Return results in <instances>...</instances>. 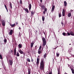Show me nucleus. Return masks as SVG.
<instances>
[{"label": "nucleus", "instance_id": "22", "mask_svg": "<svg viewBox=\"0 0 74 74\" xmlns=\"http://www.w3.org/2000/svg\"><path fill=\"white\" fill-rule=\"evenodd\" d=\"M27 61L28 62H30V59H29V58H27Z\"/></svg>", "mask_w": 74, "mask_h": 74}, {"label": "nucleus", "instance_id": "55", "mask_svg": "<svg viewBox=\"0 0 74 74\" xmlns=\"http://www.w3.org/2000/svg\"><path fill=\"white\" fill-rule=\"evenodd\" d=\"M7 12H8V9H7Z\"/></svg>", "mask_w": 74, "mask_h": 74}, {"label": "nucleus", "instance_id": "21", "mask_svg": "<svg viewBox=\"0 0 74 74\" xmlns=\"http://www.w3.org/2000/svg\"><path fill=\"white\" fill-rule=\"evenodd\" d=\"M42 21H44V20H45V17H44V16H42Z\"/></svg>", "mask_w": 74, "mask_h": 74}, {"label": "nucleus", "instance_id": "12", "mask_svg": "<svg viewBox=\"0 0 74 74\" xmlns=\"http://www.w3.org/2000/svg\"><path fill=\"white\" fill-rule=\"evenodd\" d=\"M24 10L27 13H29V10H28V9L27 8H25L24 9Z\"/></svg>", "mask_w": 74, "mask_h": 74}, {"label": "nucleus", "instance_id": "34", "mask_svg": "<svg viewBox=\"0 0 74 74\" xmlns=\"http://www.w3.org/2000/svg\"><path fill=\"white\" fill-rule=\"evenodd\" d=\"M0 58L1 59H3V57H2V56L1 55V54H0Z\"/></svg>", "mask_w": 74, "mask_h": 74}, {"label": "nucleus", "instance_id": "44", "mask_svg": "<svg viewBox=\"0 0 74 74\" xmlns=\"http://www.w3.org/2000/svg\"><path fill=\"white\" fill-rule=\"evenodd\" d=\"M34 60L32 58V60H31V61L32 62H33Z\"/></svg>", "mask_w": 74, "mask_h": 74}, {"label": "nucleus", "instance_id": "27", "mask_svg": "<svg viewBox=\"0 0 74 74\" xmlns=\"http://www.w3.org/2000/svg\"><path fill=\"white\" fill-rule=\"evenodd\" d=\"M16 55V56L19 57V53H18V52H17V53Z\"/></svg>", "mask_w": 74, "mask_h": 74}, {"label": "nucleus", "instance_id": "33", "mask_svg": "<svg viewBox=\"0 0 74 74\" xmlns=\"http://www.w3.org/2000/svg\"><path fill=\"white\" fill-rule=\"evenodd\" d=\"M62 15L63 16H65V13H62Z\"/></svg>", "mask_w": 74, "mask_h": 74}, {"label": "nucleus", "instance_id": "52", "mask_svg": "<svg viewBox=\"0 0 74 74\" xmlns=\"http://www.w3.org/2000/svg\"><path fill=\"white\" fill-rule=\"evenodd\" d=\"M70 69H71V66H70Z\"/></svg>", "mask_w": 74, "mask_h": 74}, {"label": "nucleus", "instance_id": "42", "mask_svg": "<svg viewBox=\"0 0 74 74\" xmlns=\"http://www.w3.org/2000/svg\"><path fill=\"white\" fill-rule=\"evenodd\" d=\"M37 46H36L35 47V49H37Z\"/></svg>", "mask_w": 74, "mask_h": 74}, {"label": "nucleus", "instance_id": "47", "mask_svg": "<svg viewBox=\"0 0 74 74\" xmlns=\"http://www.w3.org/2000/svg\"><path fill=\"white\" fill-rule=\"evenodd\" d=\"M11 52H12H12H13V51L12 50H11Z\"/></svg>", "mask_w": 74, "mask_h": 74}, {"label": "nucleus", "instance_id": "39", "mask_svg": "<svg viewBox=\"0 0 74 74\" xmlns=\"http://www.w3.org/2000/svg\"><path fill=\"white\" fill-rule=\"evenodd\" d=\"M60 70H58V74H60Z\"/></svg>", "mask_w": 74, "mask_h": 74}, {"label": "nucleus", "instance_id": "35", "mask_svg": "<svg viewBox=\"0 0 74 74\" xmlns=\"http://www.w3.org/2000/svg\"><path fill=\"white\" fill-rule=\"evenodd\" d=\"M37 61L40 62V59L38 58H37Z\"/></svg>", "mask_w": 74, "mask_h": 74}, {"label": "nucleus", "instance_id": "9", "mask_svg": "<svg viewBox=\"0 0 74 74\" xmlns=\"http://www.w3.org/2000/svg\"><path fill=\"white\" fill-rule=\"evenodd\" d=\"M16 48H15L14 50V55H16Z\"/></svg>", "mask_w": 74, "mask_h": 74}, {"label": "nucleus", "instance_id": "57", "mask_svg": "<svg viewBox=\"0 0 74 74\" xmlns=\"http://www.w3.org/2000/svg\"><path fill=\"white\" fill-rule=\"evenodd\" d=\"M47 48H48V46H47Z\"/></svg>", "mask_w": 74, "mask_h": 74}, {"label": "nucleus", "instance_id": "36", "mask_svg": "<svg viewBox=\"0 0 74 74\" xmlns=\"http://www.w3.org/2000/svg\"><path fill=\"white\" fill-rule=\"evenodd\" d=\"M4 6H5V8L6 10H7V6H6V5H4Z\"/></svg>", "mask_w": 74, "mask_h": 74}, {"label": "nucleus", "instance_id": "16", "mask_svg": "<svg viewBox=\"0 0 74 74\" xmlns=\"http://www.w3.org/2000/svg\"><path fill=\"white\" fill-rule=\"evenodd\" d=\"M34 45V43L33 42H32L31 43V48H33V47Z\"/></svg>", "mask_w": 74, "mask_h": 74}, {"label": "nucleus", "instance_id": "13", "mask_svg": "<svg viewBox=\"0 0 74 74\" xmlns=\"http://www.w3.org/2000/svg\"><path fill=\"white\" fill-rule=\"evenodd\" d=\"M46 57H47V53H45L43 56V58H45Z\"/></svg>", "mask_w": 74, "mask_h": 74}, {"label": "nucleus", "instance_id": "32", "mask_svg": "<svg viewBox=\"0 0 74 74\" xmlns=\"http://www.w3.org/2000/svg\"><path fill=\"white\" fill-rule=\"evenodd\" d=\"M38 54H41V51H40V50H38Z\"/></svg>", "mask_w": 74, "mask_h": 74}, {"label": "nucleus", "instance_id": "37", "mask_svg": "<svg viewBox=\"0 0 74 74\" xmlns=\"http://www.w3.org/2000/svg\"><path fill=\"white\" fill-rule=\"evenodd\" d=\"M20 4H22V0H21L20 1Z\"/></svg>", "mask_w": 74, "mask_h": 74}, {"label": "nucleus", "instance_id": "50", "mask_svg": "<svg viewBox=\"0 0 74 74\" xmlns=\"http://www.w3.org/2000/svg\"><path fill=\"white\" fill-rule=\"evenodd\" d=\"M19 30H21V27H19Z\"/></svg>", "mask_w": 74, "mask_h": 74}, {"label": "nucleus", "instance_id": "17", "mask_svg": "<svg viewBox=\"0 0 74 74\" xmlns=\"http://www.w3.org/2000/svg\"><path fill=\"white\" fill-rule=\"evenodd\" d=\"M41 8L42 10H44V9L45 8V6H44V5H42L41 6Z\"/></svg>", "mask_w": 74, "mask_h": 74}, {"label": "nucleus", "instance_id": "54", "mask_svg": "<svg viewBox=\"0 0 74 74\" xmlns=\"http://www.w3.org/2000/svg\"><path fill=\"white\" fill-rule=\"evenodd\" d=\"M54 49H56L55 48H54Z\"/></svg>", "mask_w": 74, "mask_h": 74}, {"label": "nucleus", "instance_id": "8", "mask_svg": "<svg viewBox=\"0 0 74 74\" xmlns=\"http://www.w3.org/2000/svg\"><path fill=\"white\" fill-rule=\"evenodd\" d=\"M13 32V30L12 29L9 32V35H12V34Z\"/></svg>", "mask_w": 74, "mask_h": 74}, {"label": "nucleus", "instance_id": "51", "mask_svg": "<svg viewBox=\"0 0 74 74\" xmlns=\"http://www.w3.org/2000/svg\"><path fill=\"white\" fill-rule=\"evenodd\" d=\"M40 1L41 3H42V0H40Z\"/></svg>", "mask_w": 74, "mask_h": 74}, {"label": "nucleus", "instance_id": "38", "mask_svg": "<svg viewBox=\"0 0 74 74\" xmlns=\"http://www.w3.org/2000/svg\"><path fill=\"white\" fill-rule=\"evenodd\" d=\"M67 34L68 36H70V33H69V32H67Z\"/></svg>", "mask_w": 74, "mask_h": 74}, {"label": "nucleus", "instance_id": "20", "mask_svg": "<svg viewBox=\"0 0 74 74\" xmlns=\"http://www.w3.org/2000/svg\"><path fill=\"white\" fill-rule=\"evenodd\" d=\"M64 6H66V5H67V2L66 1H64Z\"/></svg>", "mask_w": 74, "mask_h": 74}, {"label": "nucleus", "instance_id": "6", "mask_svg": "<svg viewBox=\"0 0 74 74\" xmlns=\"http://www.w3.org/2000/svg\"><path fill=\"white\" fill-rule=\"evenodd\" d=\"M34 11H31V17H32V18H33V16L34 15Z\"/></svg>", "mask_w": 74, "mask_h": 74}, {"label": "nucleus", "instance_id": "7", "mask_svg": "<svg viewBox=\"0 0 74 74\" xmlns=\"http://www.w3.org/2000/svg\"><path fill=\"white\" fill-rule=\"evenodd\" d=\"M18 52H20L21 54H23V52L21 49L18 50Z\"/></svg>", "mask_w": 74, "mask_h": 74}, {"label": "nucleus", "instance_id": "4", "mask_svg": "<svg viewBox=\"0 0 74 74\" xmlns=\"http://www.w3.org/2000/svg\"><path fill=\"white\" fill-rule=\"evenodd\" d=\"M55 6L54 5H53L52 6V8L51 9V12H53L54 11V10H55Z\"/></svg>", "mask_w": 74, "mask_h": 74}, {"label": "nucleus", "instance_id": "49", "mask_svg": "<svg viewBox=\"0 0 74 74\" xmlns=\"http://www.w3.org/2000/svg\"><path fill=\"white\" fill-rule=\"evenodd\" d=\"M16 25H18V22H16Z\"/></svg>", "mask_w": 74, "mask_h": 74}, {"label": "nucleus", "instance_id": "56", "mask_svg": "<svg viewBox=\"0 0 74 74\" xmlns=\"http://www.w3.org/2000/svg\"><path fill=\"white\" fill-rule=\"evenodd\" d=\"M71 45V44H69V45Z\"/></svg>", "mask_w": 74, "mask_h": 74}, {"label": "nucleus", "instance_id": "11", "mask_svg": "<svg viewBox=\"0 0 74 74\" xmlns=\"http://www.w3.org/2000/svg\"><path fill=\"white\" fill-rule=\"evenodd\" d=\"M70 34L71 36H74V32H70Z\"/></svg>", "mask_w": 74, "mask_h": 74}, {"label": "nucleus", "instance_id": "29", "mask_svg": "<svg viewBox=\"0 0 74 74\" xmlns=\"http://www.w3.org/2000/svg\"><path fill=\"white\" fill-rule=\"evenodd\" d=\"M65 11H66V9H62V13H65Z\"/></svg>", "mask_w": 74, "mask_h": 74}, {"label": "nucleus", "instance_id": "41", "mask_svg": "<svg viewBox=\"0 0 74 74\" xmlns=\"http://www.w3.org/2000/svg\"><path fill=\"white\" fill-rule=\"evenodd\" d=\"M41 46H40L39 50H41Z\"/></svg>", "mask_w": 74, "mask_h": 74}, {"label": "nucleus", "instance_id": "45", "mask_svg": "<svg viewBox=\"0 0 74 74\" xmlns=\"http://www.w3.org/2000/svg\"><path fill=\"white\" fill-rule=\"evenodd\" d=\"M43 14H45V11H43Z\"/></svg>", "mask_w": 74, "mask_h": 74}, {"label": "nucleus", "instance_id": "31", "mask_svg": "<svg viewBox=\"0 0 74 74\" xmlns=\"http://www.w3.org/2000/svg\"><path fill=\"white\" fill-rule=\"evenodd\" d=\"M39 63H40V61H37L36 63L37 64V66H38V64H39Z\"/></svg>", "mask_w": 74, "mask_h": 74}, {"label": "nucleus", "instance_id": "18", "mask_svg": "<svg viewBox=\"0 0 74 74\" xmlns=\"http://www.w3.org/2000/svg\"><path fill=\"white\" fill-rule=\"evenodd\" d=\"M71 14L70 13H69L68 14V17H70L71 16Z\"/></svg>", "mask_w": 74, "mask_h": 74}, {"label": "nucleus", "instance_id": "1", "mask_svg": "<svg viewBox=\"0 0 74 74\" xmlns=\"http://www.w3.org/2000/svg\"><path fill=\"white\" fill-rule=\"evenodd\" d=\"M44 59H42L41 60L40 63V69L41 70H42L44 68L45 66V64H44Z\"/></svg>", "mask_w": 74, "mask_h": 74}, {"label": "nucleus", "instance_id": "46", "mask_svg": "<svg viewBox=\"0 0 74 74\" xmlns=\"http://www.w3.org/2000/svg\"><path fill=\"white\" fill-rule=\"evenodd\" d=\"M61 24H62V25H63L64 24L63 23V22H61Z\"/></svg>", "mask_w": 74, "mask_h": 74}, {"label": "nucleus", "instance_id": "19", "mask_svg": "<svg viewBox=\"0 0 74 74\" xmlns=\"http://www.w3.org/2000/svg\"><path fill=\"white\" fill-rule=\"evenodd\" d=\"M62 34L64 36H67V34H66V33L65 32H63L62 33Z\"/></svg>", "mask_w": 74, "mask_h": 74}, {"label": "nucleus", "instance_id": "30", "mask_svg": "<svg viewBox=\"0 0 74 74\" xmlns=\"http://www.w3.org/2000/svg\"><path fill=\"white\" fill-rule=\"evenodd\" d=\"M58 14L59 17H61V16H62V14H61V13H59Z\"/></svg>", "mask_w": 74, "mask_h": 74}, {"label": "nucleus", "instance_id": "43", "mask_svg": "<svg viewBox=\"0 0 74 74\" xmlns=\"http://www.w3.org/2000/svg\"><path fill=\"white\" fill-rule=\"evenodd\" d=\"M46 74H49V72H48V71H47L46 73Z\"/></svg>", "mask_w": 74, "mask_h": 74}, {"label": "nucleus", "instance_id": "28", "mask_svg": "<svg viewBox=\"0 0 74 74\" xmlns=\"http://www.w3.org/2000/svg\"><path fill=\"white\" fill-rule=\"evenodd\" d=\"M28 74H30L31 72H30V69H28Z\"/></svg>", "mask_w": 74, "mask_h": 74}, {"label": "nucleus", "instance_id": "2", "mask_svg": "<svg viewBox=\"0 0 74 74\" xmlns=\"http://www.w3.org/2000/svg\"><path fill=\"white\" fill-rule=\"evenodd\" d=\"M42 39L43 42V47H45V45H46V39L44 37H42Z\"/></svg>", "mask_w": 74, "mask_h": 74}, {"label": "nucleus", "instance_id": "48", "mask_svg": "<svg viewBox=\"0 0 74 74\" xmlns=\"http://www.w3.org/2000/svg\"><path fill=\"white\" fill-rule=\"evenodd\" d=\"M49 74H52V72H50L49 73Z\"/></svg>", "mask_w": 74, "mask_h": 74}, {"label": "nucleus", "instance_id": "25", "mask_svg": "<svg viewBox=\"0 0 74 74\" xmlns=\"http://www.w3.org/2000/svg\"><path fill=\"white\" fill-rule=\"evenodd\" d=\"M10 8L12 9V4L11 3H10Z\"/></svg>", "mask_w": 74, "mask_h": 74}, {"label": "nucleus", "instance_id": "26", "mask_svg": "<svg viewBox=\"0 0 74 74\" xmlns=\"http://www.w3.org/2000/svg\"><path fill=\"white\" fill-rule=\"evenodd\" d=\"M4 42L5 43H6L7 42V39L5 38V39H4Z\"/></svg>", "mask_w": 74, "mask_h": 74}, {"label": "nucleus", "instance_id": "40", "mask_svg": "<svg viewBox=\"0 0 74 74\" xmlns=\"http://www.w3.org/2000/svg\"><path fill=\"white\" fill-rule=\"evenodd\" d=\"M47 11V8H45V11L46 12Z\"/></svg>", "mask_w": 74, "mask_h": 74}, {"label": "nucleus", "instance_id": "23", "mask_svg": "<svg viewBox=\"0 0 74 74\" xmlns=\"http://www.w3.org/2000/svg\"><path fill=\"white\" fill-rule=\"evenodd\" d=\"M10 25L12 27H14L15 26V24H10Z\"/></svg>", "mask_w": 74, "mask_h": 74}, {"label": "nucleus", "instance_id": "10", "mask_svg": "<svg viewBox=\"0 0 74 74\" xmlns=\"http://www.w3.org/2000/svg\"><path fill=\"white\" fill-rule=\"evenodd\" d=\"M29 11H30V10H31V8H32V5H31V3L29 4Z\"/></svg>", "mask_w": 74, "mask_h": 74}, {"label": "nucleus", "instance_id": "5", "mask_svg": "<svg viewBox=\"0 0 74 74\" xmlns=\"http://www.w3.org/2000/svg\"><path fill=\"white\" fill-rule=\"evenodd\" d=\"M1 22L2 25L3 26H5V21H4V20L2 21Z\"/></svg>", "mask_w": 74, "mask_h": 74}, {"label": "nucleus", "instance_id": "53", "mask_svg": "<svg viewBox=\"0 0 74 74\" xmlns=\"http://www.w3.org/2000/svg\"><path fill=\"white\" fill-rule=\"evenodd\" d=\"M56 49V48H57V47H56V48H55Z\"/></svg>", "mask_w": 74, "mask_h": 74}, {"label": "nucleus", "instance_id": "24", "mask_svg": "<svg viewBox=\"0 0 74 74\" xmlns=\"http://www.w3.org/2000/svg\"><path fill=\"white\" fill-rule=\"evenodd\" d=\"M60 55V54L59 53H58L57 52L56 53V56H57V57H59V55Z\"/></svg>", "mask_w": 74, "mask_h": 74}, {"label": "nucleus", "instance_id": "3", "mask_svg": "<svg viewBox=\"0 0 74 74\" xmlns=\"http://www.w3.org/2000/svg\"><path fill=\"white\" fill-rule=\"evenodd\" d=\"M9 63L10 65V66H12V64L13 63V61L12 60H9Z\"/></svg>", "mask_w": 74, "mask_h": 74}, {"label": "nucleus", "instance_id": "15", "mask_svg": "<svg viewBox=\"0 0 74 74\" xmlns=\"http://www.w3.org/2000/svg\"><path fill=\"white\" fill-rule=\"evenodd\" d=\"M18 47H19V48H21L22 47V45L19 44L18 45Z\"/></svg>", "mask_w": 74, "mask_h": 74}, {"label": "nucleus", "instance_id": "58", "mask_svg": "<svg viewBox=\"0 0 74 74\" xmlns=\"http://www.w3.org/2000/svg\"><path fill=\"white\" fill-rule=\"evenodd\" d=\"M1 69H0V70Z\"/></svg>", "mask_w": 74, "mask_h": 74}, {"label": "nucleus", "instance_id": "14", "mask_svg": "<svg viewBox=\"0 0 74 74\" xmlns=\"http://www.w3.org/2000/svg\"><path fill=\"white\" fill-rule=\"evenodd\" d=\"M73 68L71 69V70L72 71V72L73 74H74V67H73Z\"/></svg>", "mask_w": 74, "mask_h": 74}]
</instances>
